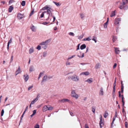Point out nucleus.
<instances>
[{
  "instance_id": "f257e3e1",
  "label": "nucleus",
  "mask_w": 128,
  "mask_h": 128,
  "mask_svg": "<svg viewBox=\"0 0 128 128\" xmlns=\"http://www.w3.org/2000/svg\"><path fill=\"white\" fill-rule=\"evenodd\" d=\"M42 10H47V14H48V18L46 19V20H49L50 18V16H52V12L53 11V10L49 5H46V6L43 7Z\"/></svg>"
},
{
  "instance_id": "f03ea898",
  "label": "nucleus",
  "mask_w": 128,
  "mask_h": 128,
  "mask_svg": "<svg viewBox=\"0 0 128 128\" xmlns=\"http://www.w3.org/2000/svg\"><path fill=\"white\" fill-rule=\"evenodd\" d=\"M68 79H71L73 81L75 82H78L79 80V76L76 74H74L72 76H69L68 77Z\"/></svg>"
},
{
  "instance_id": "7ed1b4c3",
  "label": "nucleus",
  "mask_w": 128,
  "mask_h": 128,
  "mask_svg": "<svg viewBox=\"0 0 128 128\" xmlns=\"http://www.w3.org/2000/svg\"><path fill=\"white\" fill-rule=\"evenodd\" d=\"M52 107L50 106H47L45 105L42 108V110L43 112H45L48 110H52Z\"/></svg>"
},
{
  "instance_id": "20e7f679",
  "label": "nucleus",
  "mask_w": 128,
  "mask_h": 128,
  "mask_svg": "<svg viewBox=\"0 0 128 128\" xmlns=\"http://www.w3.org/2000/svg\"><path fill=\"white\" fill-rule=\"evenodd\" d=\"M71 94L72 96L76 98H77L79 97L78 95L76 94L75 90H72Z\"/></svg>"
},
{
  "instance_id": "39448f33",
  "label": "nucleus",
  "mask_w": 128,
  "mask_h": 128,
  "mask_svg": "<svg viewBox=\"0 0 128 128\" xmlns=\"http://www.w3.org/2000/svg\"><path fill=\"white\" fill-rule=\"evenodd\" d=\"M51 40L50 39H49L46 40L44 42H41L40 44V45H45L46 44H47L48 43L50 42Z\"/></svg>"
},
{
  "instance_id": "423d86ee",
  "label": "nucleus",
  "mask_w": 128,
  "mask_h": 128,
  "mask_svg": "<svg viewBox=\"0 0 128 128\" xmlns=\"http://www.w3.org/2000/svg\"><path fill=\"white\" fill-rule=\"evenodd\" d=\"M100 121L99 122V124H100V128H102V125H104V120L103 119V120H102V115H100Z\"/></svg>"
},
{
  "instance_id": "0eeeda50",
  "label": "nucleus",
  "mask_w": 128,
  "mask_h": 128,
  "mask_svg": "<svg viewBox=\"0 0 128 128\" xmlns=\"http://www.w3.org/2000/svg\"><path fill=\"white\" fill-rule=\"evenodd\" d=\"M121 18H118L115 19L114 22V23L115 24L118 25L119 22L121 21Z\"/></svg>"
},
{
  "instance_id": "6e6552de",
  "label": "nucleus",
  "mask_w": 128,
  "mask_h": 128,
  "mask_svg": "<svg viewBox=\"0 0 128 128\" xmlns=\"http://www.w3.org/2000/svg\"><path fill=\"white\" fill-rule=\"evenodd\" d=\"M99 95L100 96H102L104 94L103 88L102 87L100 88L99 92Z\"/></svg>"
},
{
  "instance_id": "1a4fd4ad",
  "label": "nucleus",
  "mask_w": 128,
  "mask_h": 128,
  "mask_svg": "<svg viewBox=\"0 0 128 128\" xmlns=\"http://www.w3.org/2000/svg\"><path fill=\"white\" fill-rule=\"evenodd\" d=\"M24 79L25 82H26L29 78L28 75L27 74H24L23 75Z\"/></svg>"
},
{
  "instance_id": "9d476101",
  "label": "nucleus",
  "mask_w": 128,
  "mask_h": 128,
  "mask_svg": "<svg viewBox=\"0 0 128 128\" xmlns=\"http://www.w3.org/2000/svg\"><path fill=\"white\" fill-rule=\"evenodd\" d=\"M24 17V14H22L20 13H18L17 15V17L19 19H20L23 18Z\"/></svg>"
},
{
  "instance_id": "9b49d317",
  "label": "nucleus",
  "mask_w": 128,
  "mask_h": 128,
  "mask_svg": "<svg viewBox=\"0 0 128 128\" xmlns=\"http://www.w3.org/2000/svg\"><path fill=\"white\" fill-rule=\"evenodd\" d=\"M47 80H48L47 76V75H45L43 78L42 80L41 83V84L42 85L43 84H42V82L46 81Z\"/></svg>"
},
{
  "instance_id": "f8f14e48",
  "label": "nucleus",
  "mask_w": 128,
  "mask_h": 128,
  "mask_svg": "<svg viewBox=\"0 0 128 128\" xmlns=\"http://www.w3.org/2000/svg\"><path fill=\"white\" fill-rule=\"evenodd\" d=\"M60 102L64 103L66 102H69L70 101L69 100L67 99L64 98L59 101Z\"/></svg>"
},
{
  "instance_id": "ddd939ff",
  "label": "nucleus",
  "mask_w": 128,
  "mask_h": 128,
  "mask_svg": "<svg viewBox=\"0 0 128 128\" xmlns=\"http://www.w3.org/2000/svg\"><path fill=\"white\" fill-rule=\"evenodd\" d=\"M21 70L20 66L18 67V69L16 70V75H17L18 74L20 73V72Z\"/></svg>"
},
{
  "instance_id": "4468645a",
  "label": "nucleus",
  "mask_w": 128,
  "mask_h": 128,
  "mask_svg": "<svg viewBox=\"0 0 128 128\" xmlns=\"http://www.w3.org/2000/svg\"><path fill=\"white\" fill-rule=\"evenodd\" d=\"M92 81V78L88 79L87 80L85 81L86 82H88L89 84L91 83Z\"/></svg>"
},
{
  "instance_id": "2eb2a0df",
  "label": "nucleus",
  "mask_w": 128,
  "mask_h": 128,
  "mask_svg": "<svg viewBox=\"0 0 128 128\" xmlns=\"http://www.w3.org/2000/svg\"><path fill=\"white\" fill-rule=\"evenodd\" d=\"M38 100V97H36L34 100L32 101L31 103V104H34Z\"/></svg>"
},
{
  "instance_id": "dca6fc26",
  "label": "nucleus",
  "mask_w": 128,
  "mask_h": 128,
  "mask_svg": "<svg viewBox=\"0 0 128 128\" xmlns=\"http://www.w3.org/2000/svg\"><path fill=\"white\" fill-rule=\"evenodd\" d=\"M12 38H11L10 39V40L8 41V42L7 45V49L8 50L9 49V46L10 44L11 43L12 41Z\"/></svg>"
},
{
  "instance_id": "f3484780",
  "label": "nucleus",
  "mask_w": 128,
  "mask_h": 128,
  "mask_svg": "<svg viewBox=\"0 0 128 128\" xmlns=\"http://www.w3.org/2000/svg\"><path fill=\"white\" fill-rule=\"evenodd\" d=\"M34 70V67L33 66H31L30 68V72H31Z\"/></svg>"
},
{
  "instance_id": "a211bd4d",
  "label": "nucleus",
  "mask_w": 128,
  "mask_h": 128,
  "mask_svg": "<svg viewBox=\"0 0 128 128\" xmlns=\"http://www.w3.org/2000/svg\"><path fill=\"white\" fill-rule=\"evenodd\" d=\"M80 18L82 19H84V18L85 17L84 14L82 13H81L80 14Z\"/></svg>"
},
{
  "instance_id": "6ab92c4d",
  "label": "nucleus",
  "mask_w": 128,
  "mask_h": 128,
  "mask_svg": "<svg viewBox=\"0 0 128 128\" xmlns=\"http://www.w3.org/2000/svg\"><path fill=\"white\" fill-rule=\"evenodd\" d=\"M86 47V46L85 44H83L81 45L80 47V49L82 50H83Z\"/></svg>"
},
{
  "instance_id": "aec40b11",
  "label": "nucleus",
  "mask_w": 128,
  "mask_h": 128,
  "mask_svg": "<svg viewBox=\"0 0 128 128\" xmlns=\"http://www.w3.org/2000/svg\"><path fill=\"white\" fill-rule=\"evenodd\" d=\"M117 39V37L116 36H113L112 38V41L114 42Z\"/></svg>"
},
{
  "instance_id": "412c9836",
  "label": "nucleus",
  "mask_w": 128,
  "mask_h": 128,
  "mask_svg": "<svg viewBox=\"0 0 128 128\" xmlns=\"http://www.w3.org/2000/svg\"><path fill=\"white\" fill-rule=\"evenodd\" d=\"M90 38V36L88 38H84L83 39V40L84 41H90L91 40Z\"/></svg>"
},
{
  "instance_id": "4be33fe9",
  "label": "nucleus",
  "mask_w": 128,
  "mask_h": 128,
  "mask_svg": "<svg viewBox=\"0 0 128 128\" xmlns=\"http://www.w3.org/2000/svg\"><path fill=\"white\" fill-rule=\"evenodd\" d=\"M32 30L33 32H35L36 29L35 26L32 24V26L30 27Z\"/></svg>"
},
{
  "instance_id": "5701e85b",
  "label": "nucleus",
  "mask_w": 128,
  "mask_h": 128,
  "mask_svg": "<svg viewBox=\"0 0 128 128\" xmlns=\"http://www.w3.org/2000/svg\"><path fill=\"white\" fill-rule=\"evenodd\" d=\"M123 2L121 3L122 5H124L126 4L128 2V0H123Z\"/></svg>"
},
{
  "instance_id": "b1692460",
  "label": "nucleus",
  "mask_w": 128,
  "mask_h": 128,
  "mask_svg": "<svg viewBox=\"0 0 128 128\" xmlns=\"http://www.w3.org/2000/svg\"><path fill=\"white\" fill-rule=\"evenodd\" d=\"M108 115V114L107 111L105 112V113L104 114V116L105 118H106Z\"/></svg>"
},
{
  "instance_id": "393cba45",
  "label": "nucleus",
  "mask_w": 128,
  "mask_h": 128,
  "mask_svg": "<svg viewBox=\"0 0 128 128\" xmlns=\"http://www.w3.org/2000/svg\"><path fill=\"white\" fill-rule=\"evenodd\" d=\"M13 9V7L12 6H10L9 9H8V11L10 12H11Z\"/></svg>"
},
{
  "instance_id": "a878e982",
  "label": "nucleus",
  "mask_w": 128,
  "mask_h": 128,
  "mask_svg": "<svg viewBox=\"0 0 128 128\" xmlns=\"http://www.w3.org/2000/svg\"><path fill=\"white\" fill-rule=\"evenodd\" d=\"M34 52V50L32 48H30L29 50V53L30 54H31L33 52Z\"/></svg>"
},
{
  "instance_id": "bb28decb",
  "label": "nucleus",
  "mask_w": 128,
  "mask_h": 128,
  "mask_svg": "<svg viewBox=\"0 0 128 128\" xmlns=\"http://www.w3.org/2000/svg\"><path fill=\"white\" fill-rule=\"evenodd\" d=\"M124 8V5H122V4L121 3L120 4V6L119 7V8H120V9L122 10L123 8Z\"/></svg>"
},
{
  "instance_id": "cd10ccee",
  "label": "nucleus",
  "mask_w": 128,
  "mask_h": 128,
  "mask_svg": "<svg viewBox=\"0 0 128 128\" xmlns=\"http://www.w3.org/2000/svg\"><path fill=\"white\" fill-rule=\"evenodd\" d=\"M115 53L116 54H118V52H120V50L118 49V48H114Z\"/></svg>"
},
{
  "instance_id": "c85d7f7f",
  "label": "nucleus",
  "mask_w": 128,
  "mask_h": 128,
  "mask_svg": "<svg viewBox=\"0 0 128 128\" xmlns=\"http://www.w3.org/2000/svg\"><path fill=\"white\" fill-rule=\"evenodd\" d=\"M115 11L114 10L111 13V14L110 15V17H112L115 16Z\"/></svg>"
},
{
  "instance_id": "c756f323",
  "label": "nucleus",
  "mask_w": 128,
  "mask_h": 128,
  "mask_svg": "<svg viewBox=\"0 0 128 128\" xmlns=\"http://www.w3.org/2000/svg\"><path fill=\"white\" fill-rule=\"evenodd\" d=\"M78 56L79 58H83L84 56V53H82V56L79 55H77Z\"/></svg>"
},
{
  "instance_id": "7c9ffc66",
  "label": "nucleus",
  "mask_w": 128,
  "mask_h": 128,
  "mask_svg": "<svg viewBox=\"0 0 128 128\" xmlns=\"http://www.w3.org/2000/svg\"><path fill=\"white\" fill-rule=\"evenodd\" d=\"M108 22H106L104 24V27L105 28H106L107 27V25Z\"/></svg>"
},
{
  "instance_id": "2f4dec72",
  "label": "nucleus",
  "mask_w": 128,
  "mask_h": 128,
  "mask_svg": "<svg viewBox=\"0 0 128 128\" xmlns=\"http://www.w3.org/2000/svg\"><path fill=\"white\" fill-rule=\"evenodd\" d=\"M115 88L113 87V91H112V95L115 94Z\"/></svg>"
},
{
  "instance_id": "473e14b6",
  "label": "nucleus",
  "mask_w": 128,
  "mask_h": 128,
  "mask_svg": "<svg viewBox=\"0 0 128 128\" xmlns=\"http://www.w3.org/2000/svg\"><path fill=\"white\" fill-rule=\"evenodd\" d=\"M25 1H22L21 4L22 6H24L25 5Z\"/></svg>"
},
{
  "instance_id": "72a5a7b5",
  "label": "nucleus",
  "mask_w": 128,
  "mask_h": 128,
  "mask_svg": "<svg viewBox=\"0 0 128 128\" xmlns=\"http://www.w3.org/2000/svg\"><path fill=\"white\" fill-rule=\"evenodd\" d=\"M47 53L46 52H44L43 53V56L44 57H45L46 56Z\"/></svg>"
},
{
  "instance_id": "f704fd0d",
  "label": "nucleus",
  "mask_w": 128,
  "mask_h": 128,
  "mask_svg": "<svg viewBox=\"0 0 128 128\" xmlns=\"http://www.w3.org/2000/svg\"><path fill=\"white\" fill-rule=\"evenodd\" d=\"M69 35H70L71 36H74V33H73V32H70L69 33Z\"/></svg>"
},
{
  "instance_id": "c9c22d12",
  "label": "nucleus",
  "mask_w": 128,
  "mask_h": 128,
  "mask_svg": "<svg viewBox=\"0 0 128 128\" xmlns=\"http://www.w3.org/2000/svg\"><path fill=\"white\" fill-rule=\"evenodd\" d=\"M75 55H73L71 57H69V58H68L67 59V60H69L71 59L72 58H73L74 57H75Z\"/></svg>"
},
{
  "instance_id": "e433bc0d",
  "label": "nucleus",
  "mask_w": 128,
  "mask_h": 128,
  "mask_svg": "<svg viewBox=\"0 0 128 128\" xmlns=\"http://www.w3.org/2000/svg\"><path fill=\"white\" fill-rule=\"evenodd\" d=\"M128 9V5H126L124 6V9L125 10H127Z\"/></svg>"
},
{
  "instance_id": "4c0bfd02",
  "label": "nucleus",
  "mask_w": 128,
  "mask_h": 128,
  "mask_svg": "<svg viewBox=\"0 0 128 128\" xmlns=\"http://www.w3.org/2000/svg\"><path fill=\"white\" fill-rule=\"evenodd\" d=\"M124 86H122L121 87V92L123 93L124 92Z\"/></svg>"
},
{
  "instance_id": "58836bf2",
  "label": "nucleus",
  "mask_w": 128,
  "mask_h": 128,
  "mask_svg": "<svg viewBox=\"0 0 128 128\" xmlns=\"http://www.w3.org/2000/svg\"><path fill=\"white\" fill-rule=\"evenodd\" d=\"M100 65L99 63L97 64H96V69L100 68Z\"/></svg>"
},
{
  "instance_id": "ea45409f",
  "label": "nucleus",
  "mask_w": 128,
  "mask_h": 128,
  "mask_svg": "<svg viewBox=\"0 0 128 128\" xmlns=\"http://www.w3.org/2000/svg\"><path fill=\"white\" fill-rule=\"evenodd\" d=\"M42 47L44 49H46L47 47V45L43 46H42Z\"/></svg>"
},
{
  "instance_id": "a19ab883",
  "label": "nucleus",
  "mask_w": 128,
  "mask_h": 128,
  "mask_svg": "<svg viewBox=\"0 0 128 128\" xmlns=\"http://www.w3.org/2000/svg\"><path fill=\"white\" fill-rule=\"evenodd\" d=\"M33 86L32 85V86H29L28 88V90H30L33 87Z\"/></svg>"
},
{
  "instance_id": "79ce46f5",
  "label": "nucleus",
  "mask_w": 128,
  "mask_h": 128,
  "mask_svg": "<svg viewBox=\"0 0 128 128\" xmlns=\"http://www.w3.org/2000/svg\"><path fill=\"white\" fill-rule=\"evenodd\" d=\"M37 49L38 50L41 49V46L40 45H38L37 47Z\"/></svg>"
},
{
  "instance_id": "37998d69",
  "label": "nucleus",
  "mask_w": 128,
  "mask_h": 128,
  "mask_svg": "<svg viewBox=\"0 0 128 128\" xmlns=\"http://www.w3.org/2000/svg\"><path fill=\"white\" fill-rule=\"evenodd\" d=\"M85 74L86 75H88L90 74V73L88 72H85Z\"/></svg>"
},
{
  "instance_id": "c03bdc74",
  "label": "nucleus",
  "mask_w": 128,
  "mask_h": 128,
  "mask_svg": "<svg viewBox=\"0 0 128 128\" xmlns=\"http://www.w3.org/2000/svg\"><path fill=\"white\" fill-rule=\"evenodd\" d=\"M43 74H44L43 72H40V74L39 76L40 77Z\"/></svg>"
},
{
  "instance_id": "a18cd8bd",
  "label": "nucleus",
  "mask_w": 128,
  "mask_h": 128,
  "mask_svg": "<svg viewBox=\"0 0 128 128\" xmlns=\"http://www.w3.org/2000/svg\"><path fill=\"white\" fill-rule=\"evenodd\" d=\"M4 113V110L3 109L2 110L1 113V116H2L3 115V114Z\"/></svg>"
},
{
  "instance_id": "49530a36",
  "label": "nucleus",
  "mask_w": 128,
  "mask_h": 128,
  "mask_svg": "<svg viewBox=\"0 0 128 128\" xmlns=\"http://www.w3.org/2000/svg\"><path fill=\"white\" fill-rule=\"evenodd\" d=\"M35 128H39V126L38 124H36L34 126Z\"/></svg>"
},
{
  "instance_id": "de8ad7c7",
  "label": "nucleus",
  "mask_w": 128,
  "mask_h": 128,
  "mask_svg": "<svg viewBox=\"0 0 128 128\" xmlns=\"http://www.w3.org/2000/svg\"><path fill=\"white\" fill-rule=\"evenodd\" d=\"M53 2L57 6H58L60 5V4L58 3H57L55 2Z\"/></svg>"
},
{
  "instance_id": "09e8293b",
  "label": "nucleus",
  "mask_w": 128,
  "mask_h": 128,
  "mask_svg": "<svg viewBox=\"0 0 128 128\" xmlns=\"http://www.w3.org/2000/svg\"><path fill=\"white\" fill-rule=\"evenodd\" d=\"M92 40L94 41L95 42H96V40L95 38V37L94 36H93L92 38Z\"/></svg>"
},
{
  "instance_id": "8fccbe9b",
  "label": "nucleus",
  "mask_w": 128,
  "mask_h": 128,
  "mask_svg": "<svg viewBox=\"0 0 128 128\" xmlns=\"http://www.w3.org/2000/svg\"><path fill=\"white\" fill-rule=\"evenodd\" d=\"M80 44H78L77 46V48L76 49V50H78L80 49Z\"/></svg>"
},
{
  "instance_id": "3c124183",
  "label": "nucleus",
  "mask_w": 128,
  "mask_h": 128,
  "mask_svg": "<svg viewBox=\"0 0 128 128\" xmlns=\"http://www.w3.org/2000/svg\"><path fill=\"white\" fill-rule=\"evenodd\" d=\"M52 76H47V79L48 80H49L50 79L52 78Z\"/></svg>"
},
{
  "instance_id": "603ef678",
  "label": "nucleus",
  "mask_w": 128,
  "mask_h": 128,
  "mask_svg": "<svg viewBox=\"0 0 128 128\" xmlns=\"http://www.w3.org/2000/svg\"><path fill=\"white\" fill-rule=\"evenodd\" d=\"M83 37V36L82 35H81L80 36L78 37V39H81Z\"/></svg>"
},
{
  "instance_id": "864d4df0",
  "label": "nucleus",
  "mask_w": 128,
  "mask_h": 128,
  "mask_svg": "<svg viewBox=\"0 0 128 128\" xmlns=\"http://www.w3.org/2000/svg\"><path fill=\"white\" fill-rule=\"evenodd\" d=\"M44 12H42V14L40 15V17L41 18H43L44 16Z\"/></svg>"
},
{
  "instance_id": "5fc2aeb1",
  "label": "nucleus",
  "mask_w": 128,
  "mask_h": 128,
  "mask_svg": "<svg viewBox=\"0 0 128 128\" xmlns=\"http://www.w3.org/2000/svg\"><path fill=\"white\" fill-rule=\"evenodd\" d=\"M125 125L126 128L128 127V122H125Z\"/></svg>"
},
{
  "instance_id": "6e6d98bb",
  "label": "nucleus",
  "mask_w": 128,
  "mask_h": 128,
  "mask_svg": "<svg viewBox=\"0 0 128 128\" xmlns=\"http://www.w3.org/2000/svg\"><path fill=\"white\" fill-rule=\"evenodd\" d=\"M85 128H89L87 124H86L85 125Z\"/></svg>"
},
{
  "instance_id": "4d7b16f0",
  "label": "nucleus",
  "mask_w": 128,
  "mask_h": 128,
  "mask_svg": "<svg viewBox=\"0 0 128 128\" xmlns=\"http://www.w3.org/2000/svg\"><path fill=\"white\" fill-rule=\"evenodd\" d=\"M68 65H70V62H66V66Z\"/></svg>"
},
{
  "instance_id": "13d9d810",
  "label": "nucleus",
  "mask_w": 128,
  "mask_h": 128,
  "mask_svg": "<svg viewBox=\"0 0 128 128\" xmlns=\"http://www.w3.org/2000/svg\"><path fill=\"white\" fill-rule=\"evenodd\" d=\"M13 55H12L11 58V59L10 61V62H11L13 60Z\"/></svg>"
},
{
  "instance_id": "bf43d9fd",
  "label": "nucleus",
  "mask_w": 128,
  "mask_h": 128,
  "mask_svg": "<svg viewBox=\"0 0 128 128\" xmlns=\"http://www.w3.org/2000/svg\"><path fill=\"white\" fill-rule=\"evenodd\" d=\"M117 66V64L116 63H115L114 64L113 66V68H115Z\"/></svg>"
},
{
  "instance_id": "052dcab7",
  "label": "nucleus",
  "mask_w": 128,
  "mask_h": 128,
  "mask_svg": "<svg viewBox=\"0 0 128 128\" xmlns=\"http://www.w3.org/2000/svg\"><path fill=\"white\" fill-rule=\"evenodd\" d=\"M36 110H34L33 111V114H34V115H35V114L36 113Z\"/></svg>"
},
{
  "instance_id": "680f3d73",
  "label": "nucleus",
  "mask_w": 128,
  "mask_h": 128,
  "mask_svg": "<svg viewBox=\"0 0 128 128\" xmlns=\"http://www.w3.org/2000/svg\"><path fill=\"white\" fill-rule=\"evenodd\" d=\"M34 12V11L32 10V11L31 12V13H30V16H31L33 14Z\"/></svg>"
},
{
  "instance_id": "e2e57ef3",
  "label": "nucleus",
  "mask_w": 128,
  "mask_h": 128,
  "mask_svg": "<svg viewBox=\"0 0 128 128\" xmlns=\"http://www.w3.org/2000/svg\"><path fill=\"white\" fill-rule=\"evenodd\" d=\"M92 111L94 113L95 112V109L94 108H93V107L92 108Z\"/></svg>"
},
{
  "instance_id": "0e129e2a",
  "label": "nucleus",
  "mask_w": 128,
  "mask_h": 128,
  "mask_svg": "<svg viewBox=\"0 0 128 128\" xmlns=\"http://www.w3.org/2000/svg\"><path fill=\"white\" fill-rule=\"evenodd\" d=\"M117 112L116 110L115 112V115L114 116V117H116L117 116Z\"/></svg>"
},
{
  "instance_id": "69168bd1",
  "label": "nucleus",
  "mask_w": 128,
  "mask_h": 128,
  "mask_svg": "<svg viewBox=\"0 0 128 128\" xmlns=\"http://www.w3.org/2000/svg\"><path fill=\"white\" fill-rule=\"evenodd\" d=\"M121 96H122V101L124 100V98L123 95H121Z\"/></svg>"
},
{
  "instance_id": "338daca9",
  "label": "nucleus",
  "mask_w": 128,
  "mask_h": 128,
  "mask_svg": "<svg viewBox=\"0 0 128 128\" xmlns=\"http://www.w3.org/2000/svg\"><path fill=\"white\" fill-rule=\"evenodd\" d=\"M13 0H10L9 2V3L10 4L12 3V2Z\"/></svg>"
},
{
  "instance_id": "774afa93",
  "label": "nucleus",
  "mask_w": 128,
  "mask_h": 128,
  "mask_svg": "<svg viewBox=\"0 0 128 128\" xmlns=\"http://www.w3.org/2000/svg\"><path fill=\"white\" fill-rule=\"evenodd\" d=\"M80 75H85V72H81L80 74Z\"/></svg>"
}]
</instances>
